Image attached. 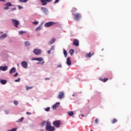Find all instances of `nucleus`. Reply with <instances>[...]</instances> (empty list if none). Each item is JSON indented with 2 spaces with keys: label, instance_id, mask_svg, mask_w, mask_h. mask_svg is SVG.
Masks as SVG:
<instances>
[{
  "label": "nucleus",
  "instance_id": "nucleus-1",
  "mask_svg": "<svg viewBox=\"0 0 131 131\" xmlns=\"http://www.w3.org/2000/svg\"><path fill=\"white\" fill-rule=\"evenodd\" d=\"M46 129L48 131H54L55 130V127L51 125V122L50 121H47Z\"/></svg>",
  "mask_w": 131,
  "mask_h": 131
},
{
  "label": "nucleus",
  "instance_id": "nucleus-2",
  "mask_svg": "<svg viewBox=\"0 0 131 131\" xmlns=\"http://www.w3.org/2000/svg\"><path fill=\"white\" fill-rule=\"evenodd\" d=\"M55 24H57V23H55L54 21H49L45 23L44 26L45 27H51V26H53V25H55Z\"/></svg>",
  "mask_w": 131,
  "mask_h": 131
},
{
  "label": "nucleus",
  "instance_id": "nucleus-3",
  "mask_svg": "<svg viewBox=\"0 0 131 131\" xmlns=\"http://www.w3.org/2000/svg\"><path fill=\"white\" fill-rule=\"evenodd\" d=\"M53 125L55 126V127H60V125H61V121L56 120L53 122Z\"/></svg>",
  "mask_w": 131,
  "mask_h": 131
},
{
  "label": "nucleus",
  "instance_id": "nucleus-4",
  "mask_svg": "<svg viewBox=\"0 0 131 131\" xmlns=\"http://www.w3.org/2000/svg\"><path fill=\"white\" fill-rule=\"evenodd\" d=\"M11 21L12 22V24H13L14 26H15L16 28H18V25L20 24V23L19 21L14 19H11Z\"/></svg>",
  "mask_w": 131,
  "mask_h": 131
},
{
  "label": "nucleus",
  "instance_id": "nucleus-5",
  "mask_svg": "<svg viewBox=\"0 0 131 131\" xmlns=\"http://www.w3.org/2000/svg\"><path fill=\"white\" fill-rule=\"evenodd\" d=\"M41 3H42V6H46L48 5V3H52L53 0H40Z\"/></svg>",
  "mask_w": 131,
  "mask_h": 131
},
{
  "label": "nucleus",
  "instance_id": "nucleus-6",
  "mask_svg": "<svg viewBox=\"0 0 131 131\" xmlns=\"http://www.w3.org/2000/svg\"><path fill=\"white\" fill-rule=\"evenodd\" d=\"M73 16H74L75 20L76 21H78L79 19H80V14L79 13H76L75 14H73Z\"/></svg>",
  "mask_w": 131,
  "mask_h": 131
},
{
  "label": "nucleus",
  "instance_id": "nucleus-7",
  "mask_svg": "<svg viewBox=\"0 0 131 131\" xmlns=\"http://www.w3.org/2000/svg\"><path fill=\"white\" fill-rule=\"evenodd\" d=\"M6 7L4 8V10H9L10 9L9 7H12V3H7L5 4Z\"/></svg>",
  "mask_w": 131,
  "mask_h": 131
},
{
  "label": "nucleus",
  "instance_id": "nucleus-8",
  "mask_svg": "<svg viewBox=\"0 0 131 131\" xmlns=\"http://www.w3.org/2000/svg\"><path fill=\"white\" fill-rule=\"evenodd\" d=\"M73 45L74 46H75V47H78L79 46V41L77 39H75L74 40V42L73 43Z\"/></svg>",
  "mask_w": 131,
  "mask_h": 131
},
{
  "label": "nucleus",
  "instance_id": "nucleus-9",
  "mask_svg": "<svg viewBox=\"0 0 131 131\" xmlns=\"http://www.w3.org/2000/svg\"><path fill=\"white\" fill-rule=\"evenodd\" d=\"M33 53H34L35 55H40V54H41V50L35 49L34 50Z\"/></svg>",
  "mask_w": 131,
  "mask_h": 131
},
{
  "label": "nucleus",
  "instance_id": "nucleus-10",
  "mask_svg": "<svg viewBox=\"0 0 131 131\" xmlns=\"http://www.w3.org/2000/svg\"><path fill=\"white\" fill-rule=\"evenodd\" d=\"M21 65L23 68H27V67L28 66V64L26 61H22L21 62Z\"/></svg>",
  "mask_w": 131,
  "mask_h": 131
},
{
  "label": "nucleus",
  "instance_id": "nucleus-11",
  "mask_svg": "<svg viewBox=\"0 0 131 131\" xmlns=\"http://www.w3.org/2000/svg\"><path fill=\"white\" fill-rule=\"evenodd\" d=\"M60 106V102H56L54 105H53V110H56Z\"/></svg>",
  "mask_w": 131,
  "mask_h": 131
},
{
  "label": "nucleus",
  "instance_id": "nucleus-12",
  "mask_svg": "<svg viewBox=\"0 0 131 131\" xmlns=\"http://www.w3.org/2000/svg\"><path fill=\"white\" fill-rule=\"evenodd\" d=\"M57 98L58 99H62V98H64V92H60Z\"/></svg>",
  "mask_w": 131,
  "mask_h": 131
},
{
  "label": "nucleus",
  "instance_id": "nucleus-13",
  "mask_svg": "<svg viewBox=\"0 0 131 131\" xmlns=\"http://www.w3.org/2000/svg\"><path fill=\"white\" fill-rule=\"evenodd\" d=\"M1 70L2 71H7L8 70V66H1Z\"/></svg>",
  "mask_w": 131,
  "mask_h": 131
},
{
  "label": "nucleus",
  "instance_id": "nucleus-14",
  "mask_svg": "<svg viewBox=\"0 0 131 131\" xmlns=\"http://www.w3.org/2000/svg\"><path fill=\"white\" fill-rule=\"evenodd\" d=\"M41 9L42 11L45 13V14H48V12H49V10L46 8L45 7H41Z\"/></svg>",
  "mask_w": 131,
  "mask_h": 131
},
{
  "label": "nucleus",
  "instance_id": "nucleus-15",
  "mask_svg": "<svg viewBox=\"0 0 131 131\" xmlns=\"http://www.w3.org/2000/svg\"><path fill=\"white\" fill-rule=\"evenodd\" d=\"M16 68H12L10 70V72H9V73H10V74H13V73H15V72H16Z\"/></svg>",
  "mask_w": 131,
  "mask_h": 131
},
{
  "label": "nucleus",
  "instance_id": "nucleus-16",
  "mask_svg": "<svg viewBox=\"0 0 131 131\" xmlns=\"http://www.w3.org/2000/svg\"><path fill=\"white\" fill-rule=\"evenodd\" d=\"M33 60L38 61L39 62H41V61H43V59L42 57L35 58L33 59Z\"/></svg>",
  "mask_w": 131,
  "mask_h": 131
},
{
  "label": "nucleus",
  "instance_id": "nucleus-17",
  "mask_svg": "<svg viewBox=\"0 0 131 131\" xmlns=\"http://www.w3.org/2000/svg\"><path fill=\"white\" fill-rule=\"evenodd\" d=\"M67 64L68 66H70L71 65V60H70V57H68L67 59Z\"/></svg>",
  "mask_w": 131,
  "mask_h": 131
},
{
  "label": "nucleus",
  "instance_id": "nucleus-18",
  "mask_svg": "<svg viewBox=\"0 0 131 131\" xmlns=\"http://www.w3.org/2000/svg\"><path fill=\"white\" fill-rule=\"evenodd\" d=\"M55 40H56V39H55L54 38H53L52 39H51L50 41H49V45H53V43L55 42Z\"/></svg>",
  "mask_w": 131,
  "mask_h": 131
},
{
  "label": "nucleus",
  "instance_id": "nucleus-19",
  "mask_svg": "<svg viewBox=\"0 0 131 131\" xmlns=\"http://www.w3.org/2000/svg\"><path fill=\"white\" fill-rule=\"evenodd\" d=\"M91 52H89L86 55V58H91L92 57V55L93 56L94 55V52L93 53L92 55Z\"/></svg>",
  "mask_w": 131,
  "mask_h": 131
},
{
  "label": "nucleus",
  "instance_id": "nucleus-20",
  "mask_svg": "<svg viewBox=\"0 0 131 131\" xmlns=\"http://www.w3.org/2000/svg\"><path fill=\"white\" fill-rule=\"evenodd\" d=\"M68 115L69 116H73V115H74V113H73L72 111L68 112Z\"/></svg>",
  "mask_w": 131,
  "mask_h": 131
},
{
  "label": "nucleus",
  "instance_id": "nucleus-21",
  "mask_svg": "<svg viewBox=\"0 0 131 131\" xmlns=\"http://www.w3.org/2000/svg\"><path fill=\"white\" fill-rule=\"evenodd\" d=\"M108 80V79L106 78H104V79H102L101 78H99V80H101V81H102L103 82H106Z\"/></svg>",
  "mask_w": 131,
  "mask_h": 131
},
{
  "label": "nucleus",
  "instance_id": "nucleus-22",
  "mask_svg": "<svg viewBox=\"0 0 131 131\" xmlns=\"http://www.w3.org/2000/svg\"><path fill=\"white\" fill-rule=\"evenodd\" d=\"M69 53H70L71 56H73V54H74V50L70 49L69 51Z\"/></svg>",
  "mask_w": 131,
  "mask_h": 131
},
{
  "label": "nucleus",
  "instance_id": "nucleus-23",
  "mask_svg": "<svg viewBox=\"0 0 131 131\" xmlns=\"http://www.w3.org/2000/svg\"><path fill=\"white\" fill-rule=\"evenodd\" d=\"M1 83H2V84H6V83H7V80L1 79Z\"/></svg>",
  "mask_w": 131,
  "mask_h": 131
},
{
  "label": "nucleus",
  "instance_id": "nucleus-24",
  "mask_svg": "<svg viewBox=\"0 0 131 131\" xmlns=\"http://www.w3.org/2000/svg\"><path fill=\"white\" fill-rule=\"evenodd\" d=\"M25 43L26 47H29V46H30V43L28 41H25Z\"/></svg>",
  "mask_w": 131,
  "mask_h": 131
},
{
  "label": "nucleus",
  "instance_id": "nucleus-25",
  "mask_svg": "<svg viewBox=\"0 0 131 131\" xmlns=\"http://www.w3.org/2000/svg\"><path fill=\"white\" fill-rule=\"evenodd\" d=\"M63 54L65 56V57L67 58V55H68L67 51H66L65 49H63Z\"/></svg>",
  "mask_w": 131,
  "mask_h": 131
},
{
  "label": "nucleus",
  "instance_id": "nucleus-26",
  "mask_svg": "<svg viewBox=\"0 0 131 131\" xmlns=\"http://www.w3.org/2000/svg\"><path fill=\"white\" fill-rule=\"evenodd\" d=\"M112 123L114 124V123H116V122H117V119H113L112 121H111Z\"/></svg>",
  "mask_w": 131,
  "mask_h": 131
},
{
  "label": "nucleus",
  "instance_id": "nucleus-27",
  "mask_svg": "<svg viewBox=\"0 0 131 131\" xmlns=\"http://www.w3.org/2000/svg\"><path fill=\"white\" fill-rule=\"evenodd\" d=\"M26 31H19V34H21V35H23V34H24V33H26Z\"/></svg>",
  "mask_w": 131,
  "mask_h": 131
},
{
  "label": "nucleus",
  "instance_id": "nucleus-28",
  "mask_svg": "<svg viewBox=\"0 0 131 131\" xmlns=\"http://www.w3.org/2000/svg\"><path fill=\"white\" fill-rule=\"evenodd\" d=\"M46 124H47V122L45 121H43L41 124V126H46Z\"/></svg>",
  "mask_w": 131,
  "mask_h": 131
},
{
  "label": "nucleus",
  "instance_id": "nucleus-29",
  "mask_svg": "<svg viewBox=\"0 0 131 131\" xmlns=\"http://www.w3.org/2000/svg\"><path fill=\"white\" fill-rule=\"evenodd\" d=\"M20 3H26L28 2V0H18Z\"/></svg>",
  "mask_w": 131,
  "mask_h": 131
},
{
  "label": "nucleus",
  "instance_id": "nucleus-30",
  "mask_svg": "<svg viewBox=\"0 0 131 131\" xmlns=\"http://www.w3.org/2000/svg\"><path fill=\"white\" fill-rule=\"evenodd\" d=\"M7 36V34H3L1 36V38H3V39H4V38H6V37Z\"/></svg>",
  "mask_w": 131,
  "mask_h": 131
},
{
  "label": "nucleus",
  "instance_id": "nucleus-31",
  "mask_svg": "<svg viewBox=\"0 0 131 131\" xmlns=\"http://www.w3.org/2000/svg\"><path fill=\"white\" fill-rule=\"evenodd\" d=\"M24 120V118L21 117L19 120L17 121V122H22Z\"/></svg>",
  "mask_w": 131,
  "mask_h": 131
},
{
  "label": "nucleus",
  "instance_id": "nucleus-32",
  "mask_svg": "<svg viewBox=\"0 0 131 131\" xmlns=\"http://www.w3.org/2000/svg\"><path fill=\"white\" fill-rule=\"evenodd\" d=\"M41 29V26H39L36 29V31H39Z\"/></svg>",
  "mask_w": 131,
  "mask_h": 131
},
{
  "label": "nucleus",
  "instance_id": "nucleus-33",
  "mask_svg": "<svg viewBox=\"0 0 131 131\" xmlns=\"http://www.w3.org/2000/svg\"><path fill=\"white\" fill-rule=\"evenodd\" d=\"M33 86H26L27 90H31V89H33Z\"/></svg>",
  "mask_w": 131,
  "mask_h": 131
},
{
  "label": "nucleus",
  "instance_id": "nucleus-34",
  "mask_svg": "<svg viewBox=\"0 0 131 131\" xmlns=\"http://www.w3.org/2000/svg\"><path fill=\"white\" fill-rule=\"evenodd\" d=\"M45 110L47 112H49V111H50V110H51V108L49 107H48L47 108H45Z\"/></svg>",
  "mask_w": 131,
  "mask_h": 131
},
{
  "label": "nucleus",
  "instance_id": "nucleus-35",
  "mask_svg": "<svg viewBox=\"0 0 131 131\" xmlns=\"http://www.w3.org/2000/svg\"><path fill=\"white\" fill-rule=\"evenodd\" d=\"M95 123H96V124H98V123H99V119H98V118L95 119Z\"/></svg>",
  "mask_w": 131,
  "mask_h": 131
},
{
  "label": "nucleus",
  "instance_id": "nucleus-36",
  "mask_svg": "<svg viewBox=\"0 0 131 131\" xmlns=\"http://www.w3.org/2000/svg\"><path fill=\"white\" fill-rule=\"evenodd\" d=\"M20 78H18L17 79L15 80V82H19L20 81Z\"/></svg>",
  "mask_w": 131,
  "mask_h": 131
},
{
  "label": "nucleus",
  "instance_id": "nucleus-37",
  "mask_svg": "<svg viewBox=\"0 0 131 131\" xmlns=\"http://www.w3.org/2000/svg\"><path fill=\"white\" fill-rule=\"evenodd\" d=\"M14 105H18V101H17V100L14 101Z\"/></svg>",
  "mask_w": 131,
  "mask_h": 131
},
{
  "label": "nucleus",
  "instance_id": "nucleus-38",
  "mask_svg": "<svg viewBox=\"0 0 131 131\" xmlns=\"http://www.w3.org/2000/svg\"><path fill=\"white\" fill-rule=\"evenodd\" d=\"M33 23V24H34V25H37L38 21H35Z\"/></svg>",
  "mask_w": 131,
  "mask_h": 131
},
{
  "label": "nucleus",
  "instance_id": "nucleus-39",
  "mask_svg": "<svg viewBox=\"0 0 131 131\" xmlns=\"http://www.w3.org/2000/svg\"><path fill=\"white\" fill-rule=\"evenodd\" d=\"M77 10V9H76V8H73L72 9V12H75Z\"/></svg>",
  "mask_w": 131,
  "mask_h": 131
},
{
  "label": "nucleus",
  "instance_id": "nucleus-40",
  "mask_svg": "<svg viewBox=\"0 0 131 131\" xmlns=\"http://www.w3.org/2000/svg\"><path fill=\"white\" fill-rule=\"evenodd\" d=\"M55 49V47L54 46H52L51 48L50 49V50L51 51H54V49Z\"/></svg>",
  "mask_w": 131,
  "mask_h": 131
},
{
  "label": "nucleus",
  "instance_id": "nucleus-41",
  "mask_svg": "<svg viewBox=\"0 0 131 131\" xmlns=\"http://www.w3.org/2000/svg\"><path fill=\"white\" fill-rule=\"evenodd\" d=\"M11 131H17V128H13L11 129Z\"/></svg>",
  "mask_w": 131,
  "mask_h": 131
},
{
  "label": "nucleus",
  "instance_id": "nucleus-42",
  "mask_svg": "<svg viewBox=\"0 0 131 131\" xmlns=\"http://www.w3.org/2000/svg\"><path fill=\"white\" fill-rule=\"evenodd\" d=\"M14 77H16V76H18V73H16L14 75Z\"/></svg>",
  "mask_w": 131,
  "mask_h": 131
},
{
  "label": "nucleus",
  "instance_id": "nucleus-43",
  "mask_svg": "<svg viewBox=\"0 0 131 131\" xmlns=\"http://www.w3.org/2000/svg\"><path fill=\"white\" fill-rule=\"evenodd\" d=\"M18 9H23V7H22L21 6H18Z\"/></svg>",
  "mask_w": 131,
  "mask_h": 131
},
{
  "label": "nucleus",
  "instance_id": "nucleus-44",
  "mask_svg": "<svg viewBox=\"0 0 131 131\" xmlns=\"http://www.w3.org/2000/svg\"><path fill=\"white\" fill-rule=\"evenodd\" d=\"M26 114H27V115H31V113L29 112H27Z\"/></svg>",
  "mask_w": 131,
  "mask_h": 131
},
{
  "label": "nucleus",
  "instance_id": "nucleus-45",
  "mask_svg": "<svg viewBox=\"0 0 131 131\" xmlns=\"http://www.w3.org/2000/svg\"><path fill=\"white\" fill-rule=\"evenodd\" d=\"M61 68V67H62V66L61 65V64H59L58 66H57V68Z\"/></svg>",
  "mask_w": 131,
  "mask_h": 131
},
{
  "label": "nucleus",
  "instance_id": "nucleus-46",
  "mask_svg": "<svg viewBox=\"0 0 131 131\" xmlns=\"http://www.w3.org/2000/svg\"><path fill=\"white\" fill-rule=\"evenodd\" d=\"M51 50L50 49V50H49V51H48V54H51Z\"/></svg>",
  "mask_w": 131,
  "mask_h": 131
},
{
  "label": "nucleus",
  "instance_id": "nucleus-47",
  "mask_svg": "<svg viewBox=\"0 0 131 131\" xmlns=\"http://www.w3.org/2000/svg\"><path fill=\"white\" fill-rule=\"evenodd\" d=\"M45 80H50V78H45Z\"/></svg>",
  "mask_w": 131,
  "mask_h": 131
},
{
  "label": "nucleus",
  "instance_id": "nucleus-48",
  "mask_svg": "<svg viewBox=\"0 0 131 131\" xmlns=\"http://www.w3.org/2000/svg\"><path fill=\"white\" fill-rule=\"evenodd\" d=\"M81 117H84V115L81 114Z\"/></svg>",
  "mask_w": 131,
  "mask_h": 131
},
{
  "label": "nucleus",
  "instance_id": "nucleus-49",
  "mask_svg": "<svg viewBox=\"0 0 131 131\" xmlns=\"http://www.w3.org/2000/svg\"><path fill=\"white\" fill-rule=\"evenodd\" d=\"M44 63H45V61H43L42 63H41V65H43Z\"/></svg>",
  "mask_w": 131,
  "mask_h": 131
},
{
  "label": "nucleus",
  "instance_id": "nucleus-50",
  "mask_svg": "<svg viewBox=\"0 0 131 131\" xmlns=\"http://www.w3.org/2000/svg\"><path fill=\"white\" fill-rule=\"evenodd\" d=\"M1 2H5V0H1Z\"/></svg>",
  "mask_w": 131,
  "mask_h": 131
},
{
  "label": "nucleus",
  "instance_id": "nucleus-51",
  "mask_svg": "<svg viewBox=\"0 0 131 131\" xmlns=\"http://www.w3.org/2000/svg\"><path fill=\"white\" fill-rule=\"evenodd\" d=\"M37 64H40V62H37Z\"/></svg>",
  "mask_w": 131,
  "mask_h": 131
},
{
  "label": "nucleus",
  "instance_id": "nucleus-52",
  "mask_svg": "<svg viewBox=\"0 0 131 131\" xmlns=\"http://www.w3.org/2000/svg\"><path fill=\"white\" fill-rule=\"evenodd\" d=\"M73 96L74 97V95H73Z\"/></svg>",
  "mask_w": 131,
  "mask_h": 131
}]
</instances>
